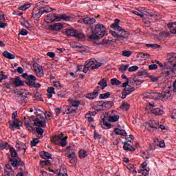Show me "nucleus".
<instances>
[{
  "label": "nucleus",
  "mask_w": 176,
  "mask_h": 176,
  "mask_svg": "<svg viewBox=\"0 0 176 176\" xmlns=\"http://www.w3.org/2000/svg\"><path fill=\"white\" fill-rule=\"evenodd\" d=\"M36 131L38 134V135H43L45 131L43 130V129L39 126L36 128Z\"/></svg>",
  "instance_id": "nucleus-48"
},
{
  "label": "nucleus",
  "mask_w": 176,
  "mask_h": 176,
  "mask_svg": "<svg viewBox=\"0 0 176 176\" xmlns=\"http://www.w3.org/2000/svg\"><path fill=\"white\" fill-rule=\"evenodd\" d=\"M101 65H102V63H101L96 64L95 65L91 67V69H97V68H100V67H101Z\"/></svg>",
  "instance_id": "nucleus-61"
},
{
  "label": "nucleus",
  "mask_w": 176,
  "mask_h": 176,
  "mask_svg": "<svg viewBox=\"0 0 176 176\" xmlns=\"http://www.w3.org/2000/svg\"><path fill=\"white\" fill-rule=\"evenodd\" d=\"M98 85L100 86L102 90H104V88L108 86V84L107 83V79L105 78L102 79L100 81H99Z\"/></svg>",
  "instance_id": "nucleus-28"
},
{
  "label": "nucleus",
  "mask_w": 176,
  "mask_h": 176,
  "mask_svg": "<svg viewBox=\"0 0 176 176\" xmlns=\"http://www.w3.org/2000/svg\"><path fill=\"white\" fill-rule=\"evenodd\" d=\"M21 96V104L22 105H24L25 104V102L27 101V94H20Z\"/></svg>",
  "instance_id": "nucleus-41"
},
{
  "label": "nucleus",
  "mask_w": 176,
  "mask_h": 176,
  "mask_svg": "<svg viewBox=\"0 0 176 176\" xmlns=\"http://www.w3.org/2000/svg\"><path fill=\"white\" fill-rule=\"evenodd\" d=\"M39 142V140L38 138H34L31 141V146H36V144Z\"/></svg>",
  "instance_id": "nucleus-49"
},
{
  "label": "nucleus",
  "mask_w": 176,
  "mask_h": 176,
  "mask_svg": "<svg viewBox=\"0 0 176 176\" xmlns=\"http://www.w3.org/2000/svg\"><path fill=\"white\" fill-rule=\"evenodd\" d=\"M94 64H96V60L94 59H92L91 60H89L86 65H88V67L90 68V67H91V65H94Z\"/></svg>",
  "instance_id": "nucleus-59"
},
{
  "label": "nucleus",
  "mask_w": 176,
  "mask_h": 176,
  "mask_svg": "<svg viewBox=\"0 0 176 176\" xmlns=\"http://www.w3.org/2000/svg\"><path fill=\"white\" fill-rule=\"evenodd\" d=\"M63 108L66 109L63 114L65 115H69L71 113H76V109H74L72 106L68 107V106H63Z\"/></svg>",
  "instance_id": "nucleus-16"
},
{
  "label": "nucleus",
  "mask_w": 176,
  "mask_h": 176,
  "mask_svg": "<svg viewBox=\"0 0 176 176\" xmlns=\"http://www.w3.org/2000/svg\"><path fill=\"white\" fill-rule=\"evenodd\" d=\"M14 85H15L16 87L23 86V85H24V82L22 80H20V77L19 76L14 78Z\"/></svg>",
  "instance_id": "nucleus-29"
},
{
  "label": "nucleus",
  "mask_w": 176,
  "mask_h": 176,
  "mask_svg": "<svg viewBox=\"0 0 176 176\" xmlns=\"http://www.w3.org/2000/svg\"><path fill=\"white\" fill-rule=\"evenodd\" d=\"M17 116V111H15L12 113V118L13 119V123L10 124V129L11 130L14 131L15 129H18V130H20V126H23V122L19 119H16V117Z\"/></svg>",
  "instance_id": "nucleus-4"
},
{
  "label": "nucleus",
  "mask_w": 176,
  "mask_h": 176,
  "mask_svg": "<svg viewBox=\"0 0 176 176\" xmlns=\"http://www.w3.org/2000/svg\"><path fill=\"white\" fill-rule=\"evenodd\" d=\"M111 83L113 86H119L120 85H122V82L119 81L118 79L116 78H112L111 80Z\"/></svg>",
  "instance_id": "nucleus-38"
},
{
  "label": "nucleus",
  "mask_w": 176,
  "mask_h": 176,
  "mask_svg": "<svg viewBox=\"0 0 176 176\" xmlns=\"http://www.w3.org/2000/svg\"><path fill=\"white\" fill-rule=\"evenodd\" d=\"M30 8V4H24L23 6H21L19 7V10H27Z\"/></svg>",
  "instance_id": "nucleus-51"
},
{
  "label": "nucleus",
  "mask_w": 176,
  "mask_h": 176,
  "mask_svg": "<svg viewBox=\"0 0 176 176\" xmlns=\"http://www.w3.org/2000/svg\"><path fill=\"white\" fill-rule=\"evenodd\" d=\"M10 151L12 157H17L18 156L17 152L16 151V149H14V148L10 147Z\"/></svg>",
  "instance_id": "nucleus-40"
},
{
  "label": "nucleus",
  "mask_w": 176,
  "mask_h": 176,
  "mask_svg": "<svg viewBox=\"0 0 176 176\" xmlns=\"http://www.w3.org/2000/svg\"><path fill=\"white\" fill-rule=\"evenodd\" d=\"M6 146H8V148H10V145H9L8 142L0 143V149L3 150L6 148Z\"/></svg>",
  "instance_id": "nucleus-47"
},
{
  "label": "nucleus",
  "mask_w": 176,
  "mask_h": 176,
  "mask_svg": "<svg viewBox=\"0 0 176 176\" xmlns=\"http://www.w3.org/2000/svg\"><path fill=\"white\" fill-rule=\"evenodd\" d=\"M50 30L52 31H61L63 30V23H58L50 25Z\"/></svg>",
  "instance_id": "nucleus-17"
},
{
  "label": "nucleus",
  "mask_w": 176,
  "mask_h": 176,
  "mask_svg": "<svg viewBox=\"0 0 176 176\" xmlns=\"http://www.w3.org/2000/svg\"><path fill=\"white\" fill-rule=\"evenodd\" d=\"M139 56H140V57H143V58H149V57H151V55L149 54H145L143 52L139 53Z\"/></svg>",
  "instance_id": "nucleus-54"
},
{
  "label": "nucleus",
  "mask_w": 176,
  "mask_h": 176,
  "mask_svg": "<svg viewBox=\"0 0 176 176\" xmlns=\"http://www.w3.org/2000/svg\"><path fill=\"white\" fill-rule=\"evenodd\" d=\"M129 35H130V33L124 29L121 33H119L117 39L120 42H125V41H127Z\"/></svg>",
  "instance_id": "nucleus-6"
},
{
  "label": "nucleus",
  "mask_w": 176,
  "mask_h": 176,
  "mask_svg": "<svg viewBox=\"0 0 176 176\" xmlns=\"http://www.w3.org/2000/svg\"><path fill=\"white\" fill-rule=\"evenodd\" d=\"M120 23V20L118 19H115L114 23L111 25V28L115 30V31H118V32L115 31H110V33L114 38H118L119 36V34H122V32L124 30L122 27L119 26V23Z\"/></svg>",
  "instance_id": "nucleus-2"
},
{
  "label": "nucleus",
  "mask_w": 176,
  "mask_h": 176,
  "mask_svg": "<svg viewBox=\"0 0 176 176\" xmlns=\"http://www.w3.org/2000/svg\"><path fill=\"white\" fill-rule=\"evenodd\" d=\"M133 54V52L131 51H122V56L124 57H130Z\"/></svg>",
  "instance_id": "nucleus-46"
},
{
  "label": "nucleus",
  "mask_w": 176,
  "mask_h": 176,
  "mask_svg": "<svg viewBox=\"0 0 176 176\" xmlns=\"http://www.w3.org/2000/svg\"><path fill=\"white\" fill-rule=\"evenodd\" d=\"M167 60L168 63L166 64H168V65H174V64H176V53H170L167 56Z\"/></svg>",
  "instance_id": "nucleus-8"
},
{
  "label": "nucleus",
  "mask_w": 176,
  "mask_h": 176,
  "mask_svg": "<svg viewBox=\"0 0 176 176\" xmlns=\"http://www.w3.org/2000/svg\"><path fill=\"white\" fill-rule=\"evenodd\" d=\"M85 156H87V152H86L84 150H80L79 151V157L80 159H85Z\"/></svg>",
  "instance_id": "nucleus-44"
},
{
  "label": "nucleus",
  "mask_w": 176,
  "mask_h": 176,
  "mask_svg": "<svg viewBox=\"0 0 176 176\" xmlns=\"http://www.w3.org/2000/svg\"><path fill=\"white\" fill-rule=\"evenodd\" d=\"M148 78H150V79L152 82H157L159 80V78H157L153 76H149Z\"/></svg>",
  "instance_id": "nucleus-63"
},
{
  "label": "nucleus",
  "mask_w": 176,
  "mask_h": 176,
  "mask_svg": "<svg viewBox=\"0 0 176 176\" xmlns=\"http://www.w3.org/2000/svg\"><path fill=\"white\" fill-rule=\"evenodd\" d=\"M86 97L89 99V100H94V96L92 95L91 93L87 94L86 95Z\"/></svg>",
  "instance_id": "nucleus-64"
},
{
  "label": "nucleus",
  "mask_w": 176,
  "mask_h": 176,
  "mask_svg": "<svg viewBox=\"0 0 176 176\" xmlns=\"http://www.w3.org/2000/svg\"><path fill=\"white\" fill-rule=\"evenodd\" d=\"M119 118L120 117L118 115L109 116V122H118V120H119Z\"/></svg>",
  "instance_id": "nucleus-39"
},
{
  "label": "nucleus",
  "mask_w": 176,
  "mask_h": 176,
  "mask_svg": "<svg viewBox=\"0 0 176 176\" xmlns=\"http://www.w3.org/2000/svg\"><path fill=\"white\" fill-rule=\"evenodd\" d=\"M171 97V92L170 90L167 89L164 91H162L161 94H158L157 98L158 100H163V98L167 99Z\"/></svg>",
  "instance_id": "nucleus-10"
},
{
  "label": "nucleus",
  "mask_w": 176,
  "mask_h": 176,
  "mask_svg": "<svg viewBox=\"0 0 176 176\" xmlns=\"http://www.w3.org/2000/svg\"><path fill=\"white\" fill-rule=\"evenodd\" d=\"M28 34V31L25 29H21V31L19 32V34L25 36Z\"/></svg>",
  "instance_id": "nucleus-60"
},
{
  "label": "nucleus",
  "mask_w": 176,
  "mask_h": 176,
  "mask_svg": "<svg viewBox=\"0 0 176 176\" xmlns=\"http://www.w3.org/2000/svg\"><path fill=\"white\" fill-rule=\"evenodd\" d=\"M69 102H71L72 107L74 108H78L79 105H80V102L79 100H73L72 99L68 100Z\"/></svg>",
  "instance_id": "nucleus-30"
},
{
  "label": "nucleus",
  "mask_w": 176,
  "mask_h": 176,
  "mask_svg": "<svg viewBox=\"0 0 176 176\" xmlns=\"http://www.w3.org/2000/svg\"><path fill=\"white\" fill-rule=\"evenodd\" d=\"M122 91H124V93L129 96V94H130L133 93V91H134V87L124 88Z\"/></svg>",
  "instance_id": "nucleus-42"
},
{
  "label": "nucleus",
  "mask_w": 176,
  "mask_h": 176,
  "mask_svg": "<svg viewBox=\"0 0 176 176\" xmlns=\"http://www.w3.org/2000/svg\"><path fill=\"white\" fill-rule=\"evenodd\" d=\"M56 21H61V20H64L65 21H69L71 20V16L65 14H62L57 15L56 16Z\"/></svg>",
  "instance_id": "nucleus-14"
},
{
  "label": "nucleus",
  "mask_w": 176,
  "mask_h": 176,
  "mask_svg": "<svg viewBox=\"0 0 176 176\" xmlns=\"http://www.w3.org/2000/svg\"><path fill=\"white\" fill-rule=\"evenodd\" d=\"M129 109H130V104H129L126 102H124L120 106V109H122V111H129Z\"/></svg>",
  "instance_id": "nucleus-36"
},
{
  "label": "nucleus",
  "mask_w": 176,
  "mask_h": 176,
  "mask_svg": "<svg viewBox=\"0 0 176 176\" xmlns=\"http://www.w3.org/2000/svg\"><path fill=\"white\" fill-rule=\"evenodd\" d=\"M34 126L38 127H45L46 126V120L45 117L41 114L37 115V118L34 120Z\"/></svg>",
  "instance_id": "nucleus-5"
},
{
  "label": "nucleus",
  "mask_w": 176,
  "mask_h": 176,
  "mask_svg": "<svg viewBox=\"0 0 176 176\" xmlns=\"http://www.w3.org/2000/svg\"><path fill=\"white\" fill-rule=\"evenodd\" d=\"M41 157H42V159H45L46 160L50 159V157H52V154L49 153V152L43 151L41 153Z\"/></svg>",
  "instance_id": "nucleus-33"
},
{
  "label": "nucleus",
  "mask_w": 176,
  "mask_h": 176,
  "mask_svg": "<svg viewBox=\"0 0 176 176\" xmlns=\"http://www.w3.org/2000/svg\"><path fill=\"white\" fill-rule=\"evenodd\" d=\"M5 174V176H14V170L10 164L6 165Z\"/></svg>",
  "instance_id": "nucleus-13"
},
{
  "label": "nucleus",
  "mask_w": 176,
  "mask_h": 176,
  "mask_svg": "<svg viewBox=\"0 0 176 176\" xmlns=\"http://www.w3.org/2000/svg\"><path fill=\"white\" fill-rule=\"evenodd\" d=\"M47 12L48 10H45L43 8H40L34 12L33 17H34V19H39L43 13H47Z\"/></svg>",
  "instance_id": "nucleus-12"
},
{
  "label": "nucleus",
  "mask_w": 176,
  "mask_h": 176,
  "mask_svg": "<svg viewBox=\"0 0 176 176\" xmlns=\"http://www.w3.org/2000/svg\"><path fill=\"white\" fill-rule=\"evenodd\" d=\"M68 154H65V156L70 159L71 160H74L76 157V153H75V151H69Z\"/></svg>",
  "instance_id": "nucleus-25"
},
{
  "label": "nucleus",
  "mask_w": 176,
  "mask_h": 176,
  "mask_svg": "<svg viewBox=\"0 0 176 176\" xmlns=\"http://www.w3.org/2000/svg\"><path fill=\"white\" fill-rule=\"evenodd\" d=\"M76 33V30L74 29H68L65 31V34L67 36H75Z\"/></svg>",
  "instance_id": "nucleus-34"
},
{
  "label": "nucleus",
  "mask_w": 176,
  "mask_h": 176,
  "mask_svg": "<svg viewBox=\"0 0 176 176\" xmlns=\"http://www.w3.org/2000/svg\"><path fill=\"white\" fill-rule=\"evenodd\" d=\"M3 56L6 58H8V60H14V58H16V55L12 54L10 52H9L8 51H5L3 53Z\"/></svg>",
  "instance_id": "nucleus-21"
},
{
  "label": "nucleus",
  "mask_w": 176,
  "mask_h": 176,
  "mask_svg": "<svg viewBox=\"0 0 176 176\" xmlns=\"http://www.w3.org/2000/svg\"><path fill=\"white\" fill-rule=\"evenodd\" d=\"M124 149L125 151H130L131 152H134V151H135V148L127 142L124 143Z\"/></svg>",
  "instance_id": "nucleus-27"
},
{
  "label": "nucleus",
  "mask_w": 176,
  "mask_h": 176,
  "mask_svg": "<svg viewBox=\"0 0 176 176\" xmlns=\"http://www.w3.org/2000/svg\"><path fill=\"white\" fill-rule=\"evenodd\" d=\"M30 86H32L33 87H36V89H39V87H41V84L38 83V82H35V81L34 82H29Z\"/></svg>",
  "instance_id": "nucleus-52"
},
{
  "label": "nucleus",
  "mask_w": 176,
  "mask_h": 176,
  "mask_svg": "<svg viewBox=\"0 0 176 176\" xmlns=\"http://www.w3.org/2000/svg\"><path fill=\"white\" fill-rule=\"evenodd\" d=\"M168 28H169L170 34H176V22L169 23Z\"/></svg>",
  "instance_id": "nucleus-20"
},
{
  "label": "nucleus",
  "mask_w": 176,
  "mask_h": 176,
  "mask_svg": "<svg viewBox=\"0 0 176 176\" xmlns=\"http://www.w3.org/2000/svg\"><path fill=\"white\" fill-rule=\"evenodd\" d=\"M58 176H68V175L67 174V169L61 168L59 171Z\"/></svg>",
  "instance_id": "nucleus-43"
},
{
  "label": "nucleus",
  "mask_w": 176,
  "mask_h": 176,
  "mask_svg": "<svg viewBox=\"0 0 176 176\" xmlns=\"http://www.w3.org/2000/svg\"><path fill=\"white\" fill-rule=\"evenodd\" d=\"M52 142H53L55 145H58L60 144L61 146V135H57L52 138L51 140Z\"/></svg>",
  "instance_id": "nucleus-18"
},
{
  "label": "nucleus",
  "mask_w": 176,
  "mask_h": 176,
  "mask_svg": "<svg viewBox=\"0 0 176 176\" xmlns=\"http://www.w3.org/2000/svg\"><path fill=\"white\" fill-rule=\"evenodd\" d=\"M74 37L78 39V41H85V39L86 38L83 33L79 32L78 31H76Z\"/></svg>",
  "instance_id": "nucleus-24"
},
{
  "label": "nucleus",
  "mask_w": 176,
  "mask_h": 176,
  "mask_svg": "<svg viewBox=\"0 0 176 176\" xmlns=\"http://www.w3.org/2000/svg\"><path fill=\"white\" fill-rule=\"evenodd\" d=\"M35 80H36V77H35V76L34 75L30 74L29 75V77L28 78V80L25 82V83L30 86V83H34Z\"/></svg>",
  "instance_id": "nucleus-26"
},
{
  "label": "nucleus",
  "mask_w": 176,
  "mask_h": 176,
  "mask_svg": "<svg viewBox=\"0 0 176 176\" xmlns=\"http://www.w3.org/2000/svg\"><path fill=\"white\" fill-rule=\"evenodd\" d=\"M56 17H57V15H56V14H48L46 16V19L48 21L47 23H53L54 21H57Z\"/></svg>",
  "instance_id": "nucleus-19"
},
{
  "label": "nucleus",
  "mask_w": 176,
  "mask_h": 176,
  "mask_svg": "<svg viewBox=\"0 0 176 176\" xmlns=\"http://www.w3.org/2000/svg\"><path fill=\"white\" fill-rule=\"evenodd\" d=\"M172 72L176 75V63H174L171 66Z\"/></svg>",
  "instance_id": "nucleus-62"
},
{
  "label": "nucleus",
  "mask_w": 176,
  "mask_h": 176,
  "mask_svg": "<svg viewBox=\"0 0 176 176\" xmlns=\"http://www.w3.org/2000/svg\"><path fill=\"white\" fill-rule=\"evenodd\" d=\"M101 106L104 107V108L109 109L113 106V102L111 101L104 102Z\"/></svg>",
  "instance_id": "nucleus-35"
},
{
  "label": "nucleus",
  "mask_w": 176,
  "mask_h": 176,
  "mask_svg": "<svg viewBox=\"0 0 176 176\" xmlns=\"http://www.w3.org/2000/svg\"><path fill=\"white\" fill-rule=\"evenodd\" d=\"M151 113H153V115L159 116L160 115H163L164 111L159 108H155L151 110Z\"/></svg>",
  "instance_id": "nucleus-23"
},
{
  "label": "nucleus",
  "mask_w": 176,
  "mask_h": 176,
  "mask_svg": "<svg viewBox=\"0 0 176 176\" xmlns=\"http://www.w3.org/2000/svg\"><path fill=\"white\" fill-rule=\"evenodd\" d=\"M114 133L118 135H122L123 137H126V135H127V133H126L125 130L120 129L119 128H115Z\"/></svg>",
  "instance_id": "nucleus-22"
},
{
  "label": "nucleus",
  "mask_w": 176,
  "mask_h": 176,
  "mask_svg": "<svg viewBox=\"0 0 176 176\" xmlns=\"http://www.w3.org/2000/svg\"><path fill=\"white\" fill-rule=\"evenodd\" d=\"M102 120V121L101 122V123L102 124H101V126L102 129H111V124L108 123V122L105 120V118H103Z\"/></svg>",
  "instance_id": "nucleus-32"
},
{
  "label": "nucleus",
  "mask_w": 176,
  "mask_h": 176,
  "mask_svg": "<svg viewBox=\"0 0 176 176\" xmlns=\"http://www.w3.org/2000/svg\"><path fill=\"white\" fill-rule=\"evenodd\" d=\"M60 137H61V146H67V140H68L67 136L64 137L63 133H60Z\"/></svg>",
  "instance_id": "nucleus-31"
},
{
  "label": "nucleus",
  "mask_w": 176,
  "mask_h": 176,
  "mask_svg": "<svg viewBox=\"0 0 176 176\" xmlns=\"http://www.w3.org/2000/svg\"><path fill=\"white\" fill-rule=\"evenodd\" d=\"M170 72H172L171 65H168V63H164V67L162 71V75H164V76H168Z\"/></svg>",
  "instance_id": "nucleus-11"
},
{
  "label": "nucleus",
  "mask_w": 176,
  "mask_h": 176,
  "mask_svg": "<svg viewBox=\"0 0 176 176\" xmlns=\"http://www.w3.org/2000/svg\"><path fill=\"white\" fill-rule=\"evenodd\" d=\"M148 69H150V71H153L155 69H157V65L153 64V65H148Z\"/></svg>",
  "instance_id": "nucleus-55"
},
{
  "label": "nucleus",
  "mask_w": 176,
  "mask_h": 176,
  "mask_svg": "<svg viewBox=\"0 0 176 176\" xmlns=\"http://www.w3.org/2000/svg\"><path fill=\"white\" fill-rule=\"evenodd\" d=\"M147 47H151L153 49H157V47H160V45L157 44H146Z\"/></svg>",
  "instance_id": "nucleus-50"
},
{
  "label": "nucleus",
  "mask_w": 176,
  "mask_h": 176,
  "mask_svg": "<svg viewBox=\"0 0 176 176\" xmlns=\"http://www.w3.org/2000/svg\"><path fill=\"white\" fill-rule=\"evenodd\" d=\"M110 96H111V93L107 92L105 94H101L99 96V98L100 100H105L107 98H109Z\"/></svg>",
  "instance_id": "nucleus-37"
},
{
  "label": "nucleus",
  "mask_w": 176,
  "mask_h": 176,
  "mask_svg": "<svg viewBox=\"0 0 176 176\" xmlns=\"http://www.w3.org/2000/svg\"><path fill=\"white\" fill-rule=\"evenodd\" d=\"M47 91L50 94H55L54 88L52 87H48L47 89Z\"/></svg>",
  "instance_id": "nucleus-58"
},
{
  "label": "nucleus",
  "mask_w": 176,
  "mask_h": 176,
  "mask_svg": "<svg viewBox=\"0 0 176 176\" xmlns=\"http://www.w3.org/2000/svg\"><path fill=\"white\" fill-rule=\"evenodd\" d=\"M129 67H130V65L127 64L125 65L124 66H121L119 67V71H121L122 73L126 72V71H127V69L129 68Z\"/></svg>",
  "instance_id": "nucleus-45"
},
{
  "label": "nucleus",
  "mask_w": 176,
  "mask_h": 176,
  "mask_svg": "<svg viewBox=\"0 0 176 176\" xmlns=\"http://www.w3.org/2000/svg\"><path fill=\"white\" fill-rule=\"evenodd\" d=\"M157 127H159V122H156V121H150L147 130L151 133H155V131L157 130Z\"/></svg>",
  "instance_id": "nucleus-7"
},
{
  "label": "nucleus",
  "mask_w": 176,
  "mask_h": 176,
  "mask_svg": "<svg viewBox=\"0 0 176 176\" xmlns=\"http://www.w3.org/2000/svg\"><path fill=\"white\" fill-rule=\"evenodd\" d=\"M137 69H138V66L137 65L131 66V67L129 68V72L137 71Z\"/></svg>",
  "instance_id": "nucleus-57"
},
{
  "label": "nucleus",
  "mask_w": 176,
  "mask_h": 176,
  "mask_svg": "<svg viewBox=\"0 0 176 176\" xmlns=\"http://www.w3.org/2000/svg\"><path fill=\"white\" fill-rule=\"evenodd\" d=\"M10 162H11V165L12 167H19V166H21L19 170H21V173H24L25 171V166L24 165V162L21 161V159L20 158H12L10 160Z\"/></svg>",
  "instance_id": "nucleus-3"
},
{
  "label": "nucleus",
  "mask_w": 176,
  "mask_h": 176,
  "mask_svg": "<svg viewBox=\"0 0 176 176\" xmlns=\"http://www.w3.org/2000/svg\"><path fill=\"white\" fill-rule=\"evenodd\" d=\"M82 21L85 25H91L96 23V19L87 16L82 19Z\"/></svg>",
  "instance_id": "nucleus-15"
},
{
  "label": "nucleus",
  "mask_w": 176,
  "mask_h": 176,
  "mask_svg": "<svg viewBox=\"0 0 176 176\" xmlns=\"http://www.w3.org/2000/svg\"><path fill=\"white\" fill-rule=\"evenodd\" d=\"M170 34H171L170 32H166V31H163L160 33V35L161 36H164L165 38H167V36H170Z\"/></svg>",
  "instance_id": "nucleus-53"
},
{
  "label": "nucleus",
  "mask_w": 176,
  "mask_h": 176,
  "mask_svg": "<svg viewBox=\"0 0 176 176\" xmlns=\"http://www.w3.org/2000/svg\"><path fill=\"white\" fill-rule=\"evenodd\" d=\"M105 35H107V28L104 25L98 23L96 25L94 30L92 31V34L88 35L87 38L89 41H94L101 39V38L105 36Z\"/></svg>",
  "instance_id": "nucleus-1"
},
{
  "label": "nucleus",
  "mask_w": 176,
  "mask_h": 176,
  "mask_svg": "<svg viewBox=\"0 0 176 176\" xmlns=\"http://www.w3.org/2000/svg\"><path fill=\"white\" fill-rule=\"evenodd\" d=\"M54 87H56L57 89H61V84H60V82L58 81H53Z\"/></svg>",
  "instance_id": "nucleus-56"
},
{
  "label": "nucleus",
  "mask_w": 176,
  "mask_h": 176,
  "mask_svg": "<svg viewBox=\"0 0 176 176\" xmlns=\"http://www.w3.org/2000/svg\"><path fill=\"white\" fill-rule=\"evenodd\" d=\"M33 67L34 68V72L37 76L42 78V76H43V69H42V67H40L38 63H34Z\"/></svg>",
  "instance_id": "nucleus-9"
}]
</instances>
